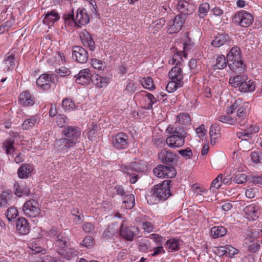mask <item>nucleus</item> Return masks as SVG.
<instances>
[{"instance_id": "f257e3e1", "label": "nucleus", "mask_w": 262, "mask_h": 262, "mask_svg": "<svg viewBox=\"0 0 262 262\" xmlns=\"http://www.w3.org/2000/svg\"><path fill=\"white\" fill-rule=\"evenodd\" d=\"M171 182L169 180H165L162 184L155 186L151 195L147 197V201L156 203L158 200L164 201L168 199L171 194L170 190Z\"/></svg>"}, {"instance_id": "f03ea898", "label": "nucleus", "mask_w": 262, "mask_h": 262, "mask_svg": "<svg viewBox=\"0 0 262 262\" xmlns=\"http://www.w3.org/2000/svg\"><path fill=\"white\" fill-rule=\"evenodd\" d=\"M146 169V165L141 161H136L129 164H123L120 166V170L126 174L132 184H135L138 179V173L144 171Z\"/></svg>"}, {"instance_id": "7ed1b4c3", "label": "nucleus", "mask_w": 262, "mask_h": 262, "mask_svg": "<svg viewBox=\"0 0 262 262\" xmlns=\"http://www.w3.org/2000/svg\"><path fill=\"white\" fill-rule=\"evenodd\" d=\"M227 59L228 61V66L232 71L237 72H243L246 65L242 60V54L239 48L236 46L232 47L227 55Z\"/></svg>"}, {"instance_id": "20e7f679", "label": "nucleus", "mask_w": 262, "mask_h": 262, "mask_svg": "<svg viewBox=\"0 0 262 262\" xmlns=\"http://www.w3.org/2000/svg\"><path fill=\"white\" fill-rule=\"evenodd\" d=\"M253 20V15L243 10L236 12L232 18V21L235 24L244 28L250 26Z\"/></svg>"}, {"instance_id": "39448f33", "label": "nucleus", "mask_w": 262, "mask_h": 262, "mask_svg": "<svg viewBox=\"0 0 262 262\" xmlns=\"http://www.w3.org/2000/svg\"><path fill=\"white\" fill-rule=\"evenodd\" d=\"M23 210L25 215L29 217H35L39 215L40 212L38 203L35 200L27 201L23 206Z\"/></svg>"}, {"instance_id": "423d86ee", "label": "nucleus", "mask_w": 262, "mask_h": 262, "mask_svg": "<svg viewBox=\"0 0 262 262\" xmlns=\"http://www.w3.org/2000/svg\"><path fill=\"white\" fill-rule=\"evenodd\" d=\"M155 176L159 178H171L176 174L174 167L159 165L153 170Z\"/></svg>"}, {"instance_id": "0eeeda50", "label": "nucleus", "mask_w": 262, "mask_h": 262, "mask_svg": "<svg viewBox=\"0 0 262 262\" xmlns=\"http://www.w3.org/2000/svg\"><path fill=\"white\" fill-rule=\"evenodd\" d=\"M63 135L70 141L73 142L75 144L78 142V139L81 135V132L79 128L76 126H67L62 131Z\"/></svg>"}, {"instance_id": "6e6552de", "label": "nucleus", "mask_w": 262, "mask_h": 262, "mask_svg": "<svg viewBox=\"0 0 262 262\" xmlns=\"http://www.w3.org/2000/svg\"><path fill=\"white\" fill-rule=\"evenodd\" d=\"M184 20L185 17L182 15H176L168 24L167 30L168 33L173 34L180 31L184 23Z\"/></svg>"}, {"instance_id": "1a4fd4ad", "label": "nucleus", "mask_w": 262, "mask_h": 262, "mask_svg": "<svg viewBox=\"0 0 262 262\" xmlns=\"http://www.w3.org/2000/svg\"><path fill=\"white\" fill-rule=\"evenodd\" d=\"M174 6L176 9L184 15L191 14L195 10L194 5L185 0H178Z\"/></svg>"}, {"instance_id": "9d476101", "label": "nucleus", "mask_w": 262, "mask_h": 262, "mask_svg": "<svg viewBox=\"0 0 262 262\" xmlns=\"http://www.w3.org/2000/svg\"><path fill=\"white\" fill-rule=\"evenodd\" d=\"M72 58L78 62L85 63L88 59V52L82 47H74L72 50Z\"/></svg>"}, {"instance_id": "9b49d317", "label": "nucleus", "mask_w": 262, "mask_h": 262, "mask_svg": "<svg viewBox=\"0 0 262 262\" xmlns=\"http://www.w3.org/2000/svg\"><path fill=\"white\" fill-rule=\"evenodd\" d=\"M139 230L135 226L127 227L122 225L120 228V235L124 239L132 241L136 234L138 233Z\"/></svg>"}, {"instance_id": "f8f14e48", "label": "nucleus", "mask_w": 262, "mask_h": 262, "mask_svg": "<svg viewBox=\"0 0 262 262\" xmlns=\"http://www.w3.org/2000/svg\"><path fill=\"white\" fill-rule=\"evenodd\" d=\"M159 160L163 163H173L177 161L178 156L174 152L164 148L158 154Z\"/></svg>"}, {"instance_id": "ddd939ff", "label": "nucleus", "mask_w": 262, "mask_h": 262, "mask_svg": "<svg viewBox=\"0 0 262 262\" xmlns=\"http://www.w3.org/2000/svg\"><path fill=\"white\" fill-rule=\"evenodd\" d=\"M186 137L176 135H170L166 138V143L170 148H179L184 144Z\"/></svg>"}, {"instance_id": "4468645a", "label": "nucleus", "mask_w": 262, "mask_h": 262, "mask_svg": "<svg viewBox=\"0 0 262 262\" xmlns=\"http://www.w3.org/2000/svg\"><path fill=\"white\" fill-rule=\"evenodd\" d=\"M93 75L89 69H84L79 71L75 77V81L77 83L81 85L87 84L92 81Z\"/></svg>"}, {"instance_id": "2eb2a0df", "label": "nucleus", "mask_w": 262, "mask_h": 262, "mask_svg": "<svg viewBox=\"0 0 262 262\" xmlns=\"http://www.w3.org/2000/svg\"><path fill=\"white\" fill-rule=\"evenodd\" d=\"M52 81V79L50 75L43 74L36 79V82L39 89L47 91L50 89Z\"/></svg>"}, {"instance_id": "dca6fc26", "label": "nucleus", "mask_w": 262, "mask_h": 262, "mask_svg": "<svg viewBox=\"0 0 262 262\" xmlns=\"http://www.w3.org/2000/svg\"><path fill=\"white\" fill-rule=\"evenodd\" d=\"M113 146L117 149H124L127 145V136L123 133H119L113 137Z\"/></svg>"}, {"instance_id": "f3484780", "label": "nucleus", "mask_w": 262, "mask_h": 262, "mask_svg": "<svg viewBox=\"0 0 262 262\" xmlns=\"http://www.w3.org/2000/svg\"><path fill=\"white\" fill-rule=\"evenodd\" d=\"M249 107V103L247 102H244L243 104L237 109L236 117L238 123L240 126H244L247 122L246 114L247 110Z\"/></svg>"}, {"instance_id": "a211bd4d", "label": "nucleus", "mask_w": 262, "mask_h": 262, "mask_svg": "<svg viewBox=\"0 0 262 262\" xmlns=\"http://www.w3.org/2000/svg\"><path fill=\"white\" fill-rule=\"evenodd\" d=\"M40 119L38 115L26 116L22 124L23 129L25 130L32 129L39 122Z\"/></svg>"}, {"instance_id": "6ab92c4d", "label": "nucleus", "mask_w": 262, "mask_h": 262, "mask_svg": "<svg viewBox=\"0 0 262 262\" xmlns=\"http://www.w3.org/2000/svg\"><path fill=\"white\" fill-rule=\"evenodd\" d=\"M16 230L21 235H26L30 232V227L25 217L18 218L15 223Z\"/></svg>"}, {"instance_id": "aec40b11", "label": "nucleus", "mask_w": 262, "mask_h": 262, "mask_svg": "<svg viewBox=\"0 0 262 262\" xmlns=\"http://www.w3.org/2000/svg\"><path fill=\"white\" fill-rule=\"evenodd\" d=\"M166 132L171 135H176L180 136H187V132L185 127L183 126H179L177 122L173 124H170L166 128Z\"/></svg>"}, {"instance_id": "412c9836", "label": "nucleus", "mask_w": 262, "mask_h": 262, "mask_svg": "<svg viewBox=\"0 0 262 262\" xmlns=\"http://www.w3.org/2000/svg\"><path fill=\"white\" fill-rule=\"evenodd\" d=\"M111 81V78L102 77L98 74L93 75L92 82L98 89L106 88Z\"/></svg>"}, {"instance_id": "4be33fe9", "label": "nucleus", "mask_w": 262, "mask_h": 262, "mask_svg": "<svg viewBox=\"0 0 262 262\" xmlns=\"http://www.w3.org/2000/svg\"><path fill=\"white\" fill-rule=\"evenodd\" d=\"M76 25L80 27V26L86 25L90 20L89 16L85 9H78L77 11V14L75 17Z\"/></svg>"}, {"instance_id": "5701e85b", "label": "nucleus", "mask_w": 262, "mask_h": 262, "mask_svg": "<svg viewBox=\"0 0 262 262\" xmlns=\"http://www.w3.org/2000/svg\"><path fill=\"white\" fill-rule=\"evenodd\" d=\"M35 102V98L28 91L22 92L19 98L20 104L25 106H32Z\"/></svg>"}, {"instance_id": "b1692460", "label": "nucleus", "mask_w": 262, "mask_h": 262, "mask_svg": "<svg viewBox=\"0 0 262 262\" xmlns=\"http://www.w3.org/2000/svg\"><path fill=\"white\" fill-rule=\"evenodd\" d=\"M258 205L252 204L247 206L244 209L245 213L248 220L254 221L258 217Z\"/></svg>"}, {"instance_id": "393cba45", "label": "nucleus", "mask_w": 262, "mask_h": 262, "mask_svg": "<svg viewBox=\"0 0 262 262\" xmlns=\"http://www.w3.org/2000/svg\"><path fill=\"white\" fill-rule=\"evenodd\" d=\"M60 18L58 13L55 10L48 11L45 14L43 19V23L49 26H52L55 22L58 21Z\"/></svg>"}, {"instance_id": "a878e982", "label": "nucleus", "mask_w": 262, "mask_h": 262, "mask_svg": "<svg viewBox=\"0 0 262 262\" xmlns=\"http://www.w3.org/2000/svg\"><path fill=\"white\" fill-rule=\"evenodd\" d=\"M230 38L226 34H217L211 41V45L216 48L220 47L227 42H229Z\"/></svg>"}, {"instance_id": "bb28decb", "label": "nucleus", "mask_w": 262, "mask_h": 262, "mask_svg": "<svg viewBox=\"0 0 262 262\" xmlns=\"http://www.w3.org/2000/svg\"><path fill=\"white\" fill-rule=\"evenodd\" d=\"M57 252L59 255H61L62 257L68 260L77 256L78 254V251L76 249L68 247L64 249L57 248Z\"/></svg>"}, {"instance_id": "cd10ccee", "label": "nucleus", "mask_w": 262, "mask_h": 262, "mask_svg": "<svg viewBox=\"0 0 262 262\" xmlns=\"http://www.w3.org/2000/svg\"><path fill=\"white\" fill-rule=\"evenodd\" d=\"M80 37L82 42L85 47H87L91 51L95 50V43L91 35L87 31H83Z\"/></svg>"}, {"instance_id": "c85d7f7f", "label": "nucleus", "mask_w": 262, "mask_h": 262, "mask_svg": "<svg viewBox=\"0 0 262 262\" xmlns=\"http://www.w3.org/2000/svg\"><path fill=\"white\" fill-rule=\"evenodd\" d=\"M169 78L176 81H183L184 75L182 69L180 66H174L168 73Z\"/></svg>"}, {"instance_id": "c756f323", "label": "nucleus", "mask_w": 262, "mask_h": 262, "mask_svg": "<svg viewBox=\"0 0 262 262\" xmlns=\"http://www.w3.org/2000/svg\"><path fill=\"white\" fill-rule=\"evenodd\" d=\"M138 95H141L145 98V101L146 102V104L144 107L146 109H152V105L157 102V99L152 94L147 93L145 91H141L140 94H137V96Z\"/></svg>"}, {"instance_id": "7c9ffc66", "label": "nucleus", "mask_w": 262, "mask_h": 262, "mask_svg": "<svg viewBox=\"0 0 262 262\" xmlns=\"http://www.w3.org/2000/svg\"><path fill=\"white\" fill-rule=\"evenodd\" d=\"M56 147L59 150L67 151L68 149L73 146V142L70 141L68 138H63L56 141Z\"/></svg>"}, {"instance_id": "2f4dec72", "label": "nucleus", "mask_w": 262, "mask_h": 262, "mask_svg": "<svg viewBox=\"0 0 262 262\" xmlns=\"http://www.w3.org/2000/svg\"><path fill=\"white\" fill-rule=\"evenodd\" d=\"M183 51H177L174 54L173 56L177 60L178 62H181L183 61L182 57L184 58H186L187 56V54L186 52L190 49L191 47L193 46L191 43L188 44L187 42H184L183 44Z\"/></svg>"}, {"instance_id": "473e14b6", "label": "nucleus", "mask_w": 262, "mask_h": 262, "mask_svg": "<svg viewBox=\"0 0 262 262\" xmlns=\"http://www.w3.org/2000/svg\"><path fill=\"white\" fill-rule=\"evenodd\" d=\"M211 235L213 238L223 237L227 233L226 229L221 226H214L211 229Z\"/></svg>"}, {"instance_id": "72a5a7b5", "label": "nucleus", "mask_w": 262, "mask_h": 262, "mask_svg": "<svg viewBox=\"0 0 262 262\" xmlns=\"http://www.w3.org/2000/svg\"><path fill=\"white\" fill-rule=\"evenodd\" d=\"M248 80V76L246 75H241L230 77L229 82L234 88H239V85L244 81Z\"/></svg>"}, {"instance_id": "f704fd0d", "label": "nucleus", "mask_w": 262, "mask_h": 262, "mask_svg": "<svg viewBox=\"0 0 262 262\" xmlns=\"http://www.w3.org/2000/svg\"><path fill=\"white\" fill-rule=\"evenodd\" d=\"M255 89V85L254 82L251 80H244L241 85L238 89L239 91L241 92H250L254 91Z\"/></svg>"}, {"instance_id": "c9c22d12", "label": "nucleus", "mask_w": 262, "mask_h": 262, "mask_svg": "<svg viewBox=\"0 0 262 262\" xmlns=\"http://www.w3.org/2000/svg\"><path fill=\"white\" fill-rule=\"evenodd\" d=\"M164 246L170 252L178 251L179 250L180 241L177 239L170 238L167 241Z\"/></svg>"}, {"instance_id": "e433bc0d", "label": "nucleus", "mask_w": 262, "mask_h": 262, "mask_svg": "<svg viewBox=\"0 0 262 262\" xmlns=\"http://www.w3.org/2000/svg\"><path fill=\"white\" fill-rule=\"evenodd\" d=\"M138 246L140 251L146 253L151 251L150 242L147 239H141L138 242Z\"/></svg>"}, {"instance_id": "4c0bfd02", "label": "nucleus", "mask_w": 262, "mask_h": 262, "mask_svg": "<svg viewBox=\"0 0 262 262\" xmlns=\"http://www.w3.org/2000/svg\"><path fill=\"white\" fill-rule=\"evenodd\" d=\"M191 118L189 114L185 113H180L177 116L176 122L183 125H188L190 123Z\"/></svg>"}, {"instance_id": "58836bf2", "label": "nucleus", "mask_w": 262, "mask_h": 262, "mask_svg": "<svg viewBox=\"0 0 262 262\" xmlns=\"http://www.w3.org/2000/svg\"><path fill=\"white\" fill-rule=\"evenodd\" d=\"M12 198L11 191H4L0 195L1 207H6Z\"/></svg>"}, {"instance_id": "ea45409f", "label": "nucleus", "mask_w": 262, "mask_h": 262, "mask_svg": "<svg viewBox=\"0 0 262 262\" xmlns=\"http://www.w3.org/2000/svg\"><path fill=\"white\" fill-rule=\"evenodd\" d=\"M183 84V81H176V80H171L167 83L166 90L168 93H172L178 88L182 87Z\"/></svg>"}, {"instance_id": "a19ab883", "label": "nucleus", "mask_w": 262, "mask_h": 262, "mask_svg": "<svg viewBox=\"0 0 262 262\" xmlns=\"http://www.w3.org/2000/svg\"><path fill=\"white\" fill-rule=\"evenodd\" d=\"M31 172V169L29 166L23 165L19 168L17 173L19 178L21 179L27 178Z\"/></svg>"}, {"instance_id": "79ce46f5", "label": "nucleus", "mask_w": 262, "mask_h": 262, "mask_svg": "<svg viewBox=\"0 0 262 262\" xmlns=\"http://www.w3.org/2000/svg\"><path fill=\"white\" fill-rule=\"evenodd\" d=\"M231 114L220 116L218 117V120L221 122L227 123L230 125H234L238 123L237 119L232 118L230 116Z\"/></svg>"}, {"instance_id": "37998d69", "label": "nucleus", "mask_w": 262, "mask_h": 262, "mask_svg": "<svg viewBox=\"0 0 262 262\" xmlns=\"http://www.w3.org/2000/svg\"><path fill=\"white\" fill-rule=\"evenodd\" d=\"M123 201L124 207L127 209H130L134 207L135 204V196L133 194H128Z\"/></svg>"}, {"instance_id": "c03bdc74", "label": "nucleus", "mask_w": 262, "mask_h": 262, "mask_svg": "<svg viewBox=\"0 0 262 262\" xmlns=\"http://www.w3.org/2000/svg\"><path fill=\"white\" fill-rule=\"evenodd\" d=\"M54 66L61 65L66 62L65 57L62 53L57 52L54 56L50 59Z\"/></svg>"}, {"instance_id": "a18cd8bd", "label": "nucleus", "mask_w": 262, "mask_h": 262, "mask_svg": "<svg viewBox=\"0 0 262 262\" xmlns=\"http://www.w3.org/2000/svg\"><path fill=\"white\" fill-rule=\"evenodd\" d=\"M62 107L66 111H72L76 108L74 102L70 98H66L62 100Z\"/></svg>"}, {"instance_id": "49530a36", "label": "nucleus", "mask_w": 262, "mask_h": 262, "mask_svg": "<svg viewBox=\"0 0 262 262\" xmlns=\"http://www.w3.org/2000/svg\"><path fill=\"white\" fill-rule=\"evenodd\" d=\"M13 144L14 140L12 138H9L4 142V147L7 155H12L14 152V147Z\"/></svg>"}, {"instance_id": "de8ad7c7", "label": "nucleus", "mask_w": 262, "mask_h": 262, "mask_svg": "<svg viewBox=\"0 0 262 262\" xmlns=\"http://www.w3.org/2000/svg\"><path fill=\"white\" fill-rule=\"evenodd\" d=\"M55 244L58 248L64 249L68 247L67 239L62 234H59L57 236Z\"/></svg>"}, {"instance_id": "09e8293b", "label": "nucleus", "mask_w": 262, "mask_h": 262, "mask_svg": "<svg viewBox=\"0 0 262 262\" xmlns=\"http://www.w3.org/2000/svg\"><path fill=\"white\" fill-rule=\"evenodd\" d=\"M140 82L142 85L146 89L150 91L155 89L152 79L150 77L143 78Z\"/></svg>"}, {"instance_id": "8fccbe9b", "label": "nucleus", "mask_w": 262, "mask_h": 262, "mask_svg": "<svg viewBox=\"0 0 262 262\" xmlns=\"http://www.w3.org/2000/svg\"><path fill=\"white\" fill-rule=\"evenodd\" d=\"M222 178L223 174H220L214 180H213L210 188L211 191H215L216 190L218 189L221 186L222 184Z\"/></svg>"}, {"instance_id": "3c124183", "label": "nucleus", "mask_w": 262, "mask_h": 262, "mask_svg": "<svg viewBox=\"0 0 262 262\" xmlns=\"http://www.w3.org/2000/svg\"><path fill=\"white\" fill-rule=\"evenodd\" d=\"M216 61V64L214 66V69H223L227 66L226 59L223 55L218 56Z\"/></svg>"}, {"instance_id": "603ef678", "label": "nucleus", "mask_w": 262, "mask_h": 262, "mask_svg": "<svg viewBox=\"0 0 262 262\" xmlns=\"http://www.w3.org/2000/svg\"><path fill=\"white\" fill-rule=\"evenodd\" d=\"M117 229L115 228V227L114 225H110L107 227V228L104 230L103 234L102 237L106 239H108L112 236L115 234L117 232Z\"/></svg>"}, {"instance_id": "864d4df0", "label": "nucleus", "mask_w": 262, "mask_h": 262, "mask_svg": "<svg viewBox=\"0 0 262 262\" xmlns=\"http://www.w3.org/2000/svg\"><path fill=\"white\" fill-rule=\"evenodd\" d=\"M210 9L209 5L207 3L201 4L199 7L198 15L200 18H204L207 15Z\"/></svg>"}, {"instance_id": "5fc2aeb1", "label": "nucleus", "mask_w": 262, "mask_h": 262, "mask_svg": "<svg viewBox=\"0 0 262 262\" xmlns=\"http://www.w3.org/2000/svg\"><path fill=\"white\" fill-rule=\"evenodd\" d=\"M56 123L59 127H62L69 123V119L63 114H59L56 117Z\"/></svg>"}, {"instance_id": "6e6d98bb", "label": "nucleus", "mask_w": 262, "mask_h": 262, "mask_svg": "<svg viewBox=\"0 0 262 262\" xmlns=\"http://www.w3.org/2000/svg\"><path fill=\"white\" fill-rule=\"evenodd\" d=\"M243 103V100L241 98L235 100L234 102L227 108V113L232 114L234 111L238 109Z\"/></svg>"}, {"instance_id": "4d7b16f0", "label": "nucleus", "mask_w": 262, "mask_h": 262, "mask_svg": "<svg viewBox=\"0 0 262 262\" xmlns=\"http://www.w3.org/2000/svg\"><path fill=\"white\" fill-rule=\"evenodd\" d=\"M63 18L66 26H73L76 25L75 18L73 13L71 14H65L63 16Z\"/></svg>"}, {"instance_id": "13d9d810", "label": "nucleus", "mask_w": 262, "mask_h": 262, "mask_svg": "<svg viewBox=\"0 0 262 262\" xmlns=\"http://www.w3.org/2000/svg\"><path fill=\"white\" fill-rule=\"evenodd\" d=\"M91 64L94 69L99 71H103L105 68V62L97 59H92Z\"/></svg>"}, {"instance_id": "bf43d9fd", "label": "nucleus", "mask_w": 262, "mask_h": 262, "mask_svg": "<svg viewBox=\"0 0 262 262\" xmlns=\"http://www.w3.org/2000/svg\"><path fill=\"white\" fill-rule=\"evenodd\" d=\"M18 214L17 209L14 207L9 208L6 213V217L9 221L15 219Z\"/></svg>"}, {"instance_id": "052dcab7", "label": "nucleus", "mask_w": 262, "mask_h": 262, "mask_svg": "<svg viewBox=\"0 0 262 262\" xmlns=\"http://www.w3.org/2000/svg\"><path fill=\"white\" fill-rule=\"evenodd\" d=\"M14 58L13 56L10 55L5 60L4 63L6 67V69L7 71H9L14 69L15 66Z\"/></svg>"}, {"instance_id": "680f3d73", "label": "nucleus", "mask_w": 262, "mask_h": 262, "mask_svg": "<svg viewBox=\"0 0 262 262\" xmlns=\"http://www.w3.org/2000/svg\"><path fill=\"white\" fill-rule=\"evenodd\" d=\"M233 181L237 184H243L247 181V176L241 172L236 173Z\"/></svg>"}, {"instance_id": "e2e57ef3", "label": "nucleus", "mask_w": 262, "mask_h": 262, "mask_svg": "<svg viewBox=\"0 0 262 262\" xmlns=\"http://www.w3.org/2000/svg\"><path fill=\"white\" fill-rule=\"evenodd\" d=\"M222 249H225L226 255L230 257H232L238 252V250L237 249L229 245H226L223 247Z\"/></svg>"}, {"instance_id": "0e129e2a", "label": "nucleus", "mask_w": 262, "mask_h": 262, "mask_svg": "<svg viewBox=\"0 0 262 262\" xmlns=\"http://www.w3.org/2000/svg\"><path fill=\"white\" fill-rule=\"evenodd\" d=\"M250 156L253 162L256 164L262 163V152L253 151Z\"/></svg>"}, {"instance_id": "69168bd1", "label": "nucleus", "mask_w": 262, "mask_h": 262, "mask_svg": "<svg viewBox=\"0 0 262 262\" xmlns=\"http://www.w3.org/2000/svg\"><path fill=\"white\" fill-rule=\"evenodd\" d=\"M220 126L218 124L215 123L212 124L210 128L209 136L220 137Z\"/></svg>"}, {"instance_id": "338daca9", "label": "nucleus", "mask_w": 262, "mask_h": 262, "mask_svg": "<svg viewBox=\"0 0 262 262\" xmlns=\"http://www.w3.org/2000/svg\"><path fill=\"white\" fill-rule=\"evenodd\" d=\"M72 214L75 216L74 221L76 224H80L83 221V215L82 214H79V211L77 209H74L71 211Z\"/></svg>"}, {"instance_id": "774afa93", "label": "nucleus", "mask_w": 262, "mask_h": 262, "mask_svg": "<svg viewBox=\"0 0 262 262\" xmlns=\"http://www.w3.org/2000/svg\"><path fill=\"white\" fill-rule=\"evenodd\" d=\"M93 240L94 239L92 236H86L82 241L80 245L82 246L86 247L87 248H91L94 245Z\"/></svg>"}]
</instances>
